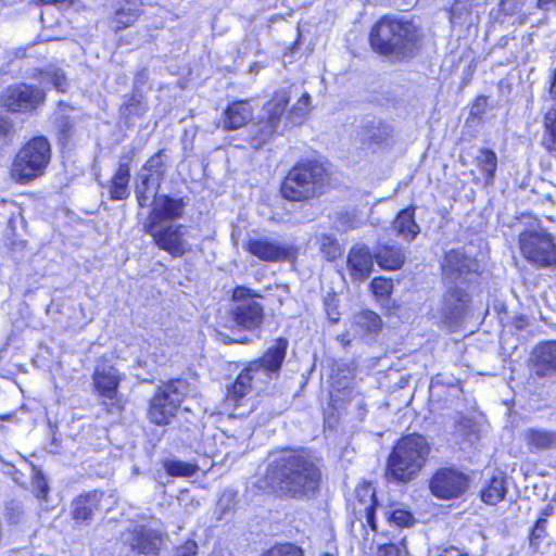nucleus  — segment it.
Returning <instances> with one entry per match:
<instances>
[{
	"mask_svg": "<svg viewBox=\"0 0 556 556\" xmlns=\"http://www.w3.org/2000/svg\"><path fill=\"white\" fill-rule=\"evenodd\" d=\"M33 480H31V489L35 495L40 500H46L49 493L48 482L41 472V470L37 469L35 466L33 467Z\"/></svg>",
	"mask_w": 556,
	"mask_h": 556,
	"instance_id": "43",
	"label": "nucleus"
},
{
	"mask_svg": "<svg viewBox=\"0 0 556 556\" xmlns=\"http://www.w3.org/2000/svg\"><path fill=\"white\" fill-rule=\"evenodd\" d=\"M161 182L152 178L150 173L139 172L135 184V195L140 207H146L150 197L159 194Z\"/></svg>",
	"mask_w": 556,
	"mask_h": 556,
	"instance_id": "29",
	"label": "nucleus"
},
{
	"mask_svg": "<svg viewBox=\"0 0 556 556\" xmlns=\"http://www.w3.org/2000/svg\"><path fill=\"white\" fill-rule=\"evenodd\" d=\"M486 110V97L481 96L479 97L470 109V116L472 118H482V115L484 114Z\"/></svg>",
	"mask_w": 556,
	"mask_h": 556,
	"instance_id": "52",
	"label": "nucleus"
},
{
	"mask_svg": "<svg viewBox=\"0 0 556 556\" xmlns=\"http://www.w3.org/2000/svg\"><path fill=\"white\" fill-rule=\"evenodd\" d=\"M188 392L189 384L181 379H174L159 387L149 403L150 421L157 426L169 425Z\"/></svg>",
	"mask_w": 556,
	"mask_h": 556,
	"instance_id": "8",
	"label": "nucleus"
},
{
	"mask_svg": "<svg viewBox=\"0 0 556 556\" xmlns=\"http://www.w3.org/2000/svg\"><path fill=\"white\" fill-rule=\"evenodd\" d=\"M43 81L51 84L58 91L65 92L68 87V81L65 73L58 67H48L42 75Z\"/></svg>",
	"mask_w": 556,
	"mask_h": 556,
	"instance_id": "38",
	"label": "nucleus"
},
{
	"mask_svg": "<svg viewBox=\"0 0 556 556\" xmlns=\"http://www.w3.org/2000/svg\"><path fill=\"white\" fill-rule=\"evenodd\" d=\"M374 253L365 244L354 245L348 255V269L353 280L364 281L374 269Z\"/></svg>",
	"mask_w": 556,
	"mask_h": 556,
	"instance_id": "20",
	"label": "nucleus"
},
{
	"mask_svg": "<svg viewBox=\"0 0 556 556\" xmlns=\"http://www.w3.org/2000/svg\"><path fill=\"white\" fill-rule=\"evenodd\" d=\"M144 230L153 238L161 250L166 251L174 257H181L192 251L191 244L187 240L189 229L186 225L170 224L163 227L161 225H144Z\"/></svg>",
	"mask_w": 556,
	"mask_h": 556,
	"instance_id": "12",
	"label": "nucleus"
},
{
	"mask_svg": "<svg viewBox=\"0 0 556 556\" xmlns=\"http://www.w3.org/2000/svg\"><path fill=\"white\" fill-rule=\"evenodd\" d=\"M316 239L319 244V251L327 261L333 262L342 255L341 244L333 235L321 233Z\"/></svg>",
	"mask_w": 556,
	"mask_h": 556,
	"instance_id": "35",
	"label": "nucleus"
},
{
	"mask_svg": "<svg viewBox=\"0 0 556 556\" xmlns=\"http://www.w3.org/2000/svg\"><path fill=\"white\" fill-rule=\"evenodd\" d=\"M469 0H455L451 8V16L456 17L462 15L464 11H468L470 4H468Z\"/></svg>",
	"mask_w": 556,
	"mask_h": 556,
	"instance_id": "53",
	"label": "nucleus"
},
{
	"mask_svg": "<svg viewBox=\"0 0 556 556\" xmlns=\"http://www.w3.org/2000/svg\"><path fill=\"white\" fill-rule=\"evenodd\" d=\"M372 253L376 263L387 270L400 269L406 260L405 251L397 244H378Z\"/></svg>",
	"mask_w": 556,
	"mask_h": 556,
	"instance_id": "25",
	"label": "nucleus"
},
{
	"mask_svg": "<svg viewBox=\"0 0 556 556\" xmlns=\"http://www.w3.org/2000/svg\"><path fill=\"white\" fill-rule=\"evenodd\" d=\"M527 0H501L498 11L504 16H515L523 12Z\"/></svg>",
	"mask_w": 556,
	"mask_h": 556,
	"instance_id": "46",
	"label": "nucleus"
},
{
	"mask_svg": "<svg viewBox=\"0 0 556 556\" xmlns=\"http://www.w3.org/2000/svg\"><path fill=\"white\" fill-rule=\"evenodd\" d=\"M469 302L468 293L457 286L451 287L444 296L442 314L444 321L455 328L467 313Z\"/></svg>",
	"mask_w": 556,
	"mask_h": 556,
	"instance_id": "19",
	"label": "nucleus"
},
{
	"mask_svg": "<svg viewBox=\"0 0 556 556\" xmlns=\"http://www.w3.org/2000/svg\"><path fill=\"white\" fill-rule=\"evenodd\" d=\"M168 159L166 149L159 150L144 163L140 172L150 173L152 178H157V181L162 184L167 170Z\"/></svg>",
	"mask_w": 556,
	"mask_h": 556,
	"instance_id": "32",
	"label": "nucleus"
},
{
	"mask_svg": "<svg viewBox=\"0 0 556 556\" xmlns=\"http://www.w3.org/2000/svg\"><path fill=\"white\" fill-rule=\"evenodd\" d=\"M325 168L316 161L294 165L281 185V194L290 201H306L323 192Z\"/></svg>",
	"mask_w": 556,
	"mask_h": 556,
	"instance_id": "5",
	"label": "nucleus"
},
{
	"mask_svg": "<svg viewBox=\"0 0 556 556\" xmlns=\"http://www.w3.org/2000/svg\"><path fill=\"white\" fill-rule=\"evenodd\" d=\"M469 486V478L454 468L438 469L429 481L433 496L444 501L460 497Z\"/></svg>",
	"mask_w": 556,
	"mask_h": 556,
	"instance_id": "13",
	"label": "nucleus"
},
{
	"mask_svg": "<svg viewBox=\"0 0 556 556\" xmlns=\"http://www.w3.org/2000/svg\"><path fill=\"white\" fill-rule=\"evenodd\" d=\"M237 505V493L232 490H226L218 498L215 514L217 519L222 520L230 514Z\"/></svg>",
	"mask_w": 556,
	"mask_h": 556,
	"instance_id": "36",
	"label": "nucleus"
},
{
	"mask_svg": "<svg viewBox=\"0 0 556 556\" xmlns=\"http://www.w3.org/2000/svg\"><path fill=\"white\" fill-rule=\"evenodd\" d=\"M163 468L168 476L180 478L193 477L199 471L197 464L175 458L164 460Z\"/></svg>",
	"mask_w": 556,
	"mask_h": 556,
	"instance_id": "34",
	"label": "nucleus"
},
{
	"mask_svg": "<svg viewBox=\"0 0 556 556\" xmlns=\"http://www.w3.org/2000/svg\"><path fill=\"white\" fill-rule=\"evenodd\" d=\"M245 249L265 262L283 261L292 254L291 245L282 244L278 240L265 236L249 239Z\"/></svg>",
	"mask_w": 556,
	"mask_h": 556,
	"instance_id": "17",
	"label": "nucleus"
},
{
	"mask_svg": "<svg viewBox=\"0 0 556 556\" xmlns=\"http://www.w3.org/2000/svg\"><path fill=\"white\" fill-rule=\"evenodd\" d=\"M479 270L477 260L467 256L460 250H451L445 253L442 264L443 279L450 285L471 282V277Z\"/></svg>",
	"mask_w": 556,
	"mask_h": 556,
	"instance_id": "14",
	"label": "nucleus"
},
{
	"mask_svg": "<svg viewBox=\"0 0 556 556\" xmlns=\"http://www.w3.org/2000/svg\"><path fill=\"white\" fill-rule=\"evenodd\" d=\"M480 497H481V501H482L483 503H486V497H488L486 489H482V490L480 491Z\"/></svg>",
	"mask_w": 556,
	"mask_h": 556,
	"instance_id": "62",
	"label": "nucleus"
},
{
	"mask_svg": "<svg viewBox=\"0 0 556 556\" xmlns=\"http://www.w3.org/2000/svg\"><path fill=\"white\" fill-rule=\"evenodd\" d=\"M522 440L529 453L556 450V431L543 428H529L523 431Z\"/></svg>",
	"mask_w": 556,
	"mask_h": 556,
	"instance_id": "24",
	"label": "nucleus"
},
{
	"mask_svg": "<svg viewBox=\"0 0 556 556\" xmlns=\"http://www.w3.org/2000/svg\"><path fill=\"white\" fill-rule=\"evenodd\" d=\"M139 77H140V79L147 78V76H146V72H143V71H142V72L139 74Z\"/></svg>",
	"mask_w": 556,
	"mask_h": 556,
	"instance_id": "63",
	"label": "nucleus"
},
{
	"mask_svg": "<svg viewBox=\"0 0 556 556\" xmlns=\"http://www.w3.org/2000/svg\"><path fill=\"white\" fill-rule=\"evenodd\" d=\"M126 542L132 551L143 556H156L162 547L163 539L154 530L137 527L128 534Z\"/></svg>",
	"mask_w": 556,
	"mask_h": 556,
	"instance_id": "21",
	"label": "nucleus"
},
{
	"mask_svg": "<svg viewBox=\"0 0 556 556\" xmlns=\"http://www.w3.org/2000/svg\"><path fill=\"white\" fill-rule=\"evenodd\" d=\"M130 179V169H126L125 165L122 168H117L114 176L111 179L110 186V199L114 201L125 200L130 195L128 187Z\"/></svg>",
	"mask_w": 556,
	"mask_h": 556,
	"instance_id": "31",
	"label": "nucleus"
},
{
	"mask_svg": "<svg viewBox=\"0 0 556 556\" xmlns=\"http://www.w3.org/2000/svg\"><path fill=\"white\" fill-rule=\"evenodd\" d=\"M263 556H304V553L299 546L285 543L273 546Z\"/></svg>",
	"mask_w": 556,
	"mask_h": 556,
	"instance_id": "45",
	"label": "nucleus"
},
{
	"mask_svg": "<svg viewBox=\"0 0 556 556\" xmlns=\"http://www.w3.org/2000/svg\"><path fill=\"white\" fill-rule=\"evenodd\" d=\"M320 481L321 472L313 457L289 450L273 457L258 480V488L268 493L301 498L314 496Z\"/></svg>",
	"mask_w": 556,
	"mask_h": 556,
	"instance_id": "1",
	"label": "nucleus"
},
{
	"mask_svg": "<svg viewBox=\"0 0 556 556\" xmlns=\"http://www.w3.org/2000/svg\"><path fill=\"white\" fill-rule=\"evenodd\" d=\"M444 553L447 556H458L459 555V551L457 548L453 547V546H451L450 548H445Z\"/></svg>",
	"mask_w": 556,
	"mask_h": 556,
	"instance_id": "61",
	"label": "nucleus"
},
{
	"mask_svg": "<svg viewBox=\"0 0 556 556\" xmlns=\"http://www.w3.org/2000/svg\"><path fill=\"white\" fill-rule=\"evenodd\" d=\"M288 345V340L278 338L262 357L249 363V370H254L257 375L265 374L270 378L271 374H277L280 370Z\"/></svg>",
	"mask_w": 556,
	"mask_h": 556,
	"instance_id": "18",
	"label": "nucleus"
},
{
	"mask_svg": "<svg viewBox=\"0 0 556 556\" xmlns=\"http://www.w3.org/2000/svg\"><path fill=\"white\" fill-rule=\"evenodd\" d=\"M548 84V93L552 100L556 101V68L551 74Z\"/></svg>",
	"mask_w": 556,
	"mask_h": 556,
	"instance_id": "56",
	"label": "nucleus"
},
{
	"mask_svg": "<svg viewBox=\"0 0 556 556\" xmlns=\"http://www.w3.org/2000/svg\"><path fill=\"white\" fill-rule=\"evenodd\" d=\"M188 201L165 193L155 194L152 210L146 225L160 226L163 222L175 220L182 217Z\"/></svg>",
	"mask_w": 556,
	"mask_h": 556,
	"instance_id": "15",
	"label": "nucleus"
},
{
	"mask_svg": "<svg viewBox=\"0 0 556 556\" xmlns=\"http://www.w3.org/2000/svg\"><path fill=\"white\" fill-rule=\"evenodd\" d=\"M290 94L286 89L278 90L264 105L257 122L249 127V143L258 149L276 134H282L289 126L301 125L311 111V96L304 93L285 115Z\"/></svg>",
	"mask_w": 556,
	"mask_h": 556,
	"instance_id": "3",
	"label": "nucleus"
},
{
	"mask_svg": "<svg viewBox=\"0 0 556 556\" xmlns=\"http://www.w3.org/2000/svg\"><path fill=\"white\" fill-rule=\"evenodd\" d=\"M13 131V123L9 117L0 116V138L8 137Z\"/></svg>",
	"mask_w": 556,
	"mask_h": 556,
	"instance_id": "54",
	"label": "nucleus"
},
{
	"mask_svg": "<svg viewBox=\"0 0 556 556\" xmlns=\"http://www.w3.org/2000/svg\"><path fill=\"white\" fill-rule=\"evenodd\" d=\"M219 337H220V340L225 343V344H231V343H248L250 340L247 336H241L239 338H230L229 336L227 334H224V333H219Z\"/></svg>",
	"mask_w": 556,
	"mask_h": 556,
	"instance_id": "55",
	"label": "nucleus"
},
{
	"mask_svg": "<svg viewBox=\"0 0 556 556\" xmlns=\"http://www.w3.org/2000/svg\"><path fill=\"white\" fill-rule=\"evenodd\" d=\"M392 227L404 241L413 242L420 233V226L415 220V207L409 206L399 212Z\"/></svg>",
	"mask_w": 556,
	"mask_h": 556,
	"instance_id": "26",
	"label": "nucleus"
},
{
	"mask_svg": "<svg viewBox=\"0 0 556 556\" xmlns=\"http://www.w3.org/2000/svg\"><path fill=\"white\" fill-rule=\"evenodd\" d=\"M257 376L254 370H249V365L240 372L231 388L228 390V399L238 402L251 391V383Z\"/></svg>",
	"mask_w": 556,
	"mask_h": 556,
	"instance_id": "33",
	"label": "nucleus"
},
{
	"mask_svg": "<svg viewBox=\"0 0 556 556\" xmlns=\"http://www.w3.org/2000/svg\"><path fill=\"white\" fill-rule=\"evenodd\" d=\"M437 556H447V555L444 553V554H439V555H437Z\"/></svg>",
	"mask_w": 556,
	"mask_h": 556,
	"instance_id": "64",
	"label": "nucleus"
},
{
	"mask_svg": "<svg viewBox=\"0 0 556 556\" xmlns=\"http://www.w3.org/2000/svg\"><path fill=\"white\" fill-rule=\"evenodd\" d=\"M392 281L382 277H376L370 282L372 293L380 298H387L392 291Z\"/></svg>",
	"mask_w": 556,
	"mask_h": 556,
	"instance_id": "47",
	"label": "nucleus"
},
{
	"mask_svg": "<svg viewBox=\"0 0 556 556\" xmlns=\"http://www.w3.org/2000/svg\"><path fill=\"white\" fill-rule=\"evenodd\" d=\"M256 293L245 287L233 290V306L230 311L231 320L243 330H255L264 320V307L256 301Z\"/></svg>",
	"mask_w": 556,
	"mask_h": 556,
	"instance_id": "10",
	"label": "nucleus"
},
{
	"mask_svg": "<svg viewBox=\"0 0 556 556\" xmlns=\"http://www.w3.org/2000/svg\"><path fill=\"white\" fill-rule=\"evenodd\" d=\"M378 507L376 492L371 485H364L356 490L354 511L361 520L363 518L366 519L367 525L372 531H377L376 509Z\"/></svg>",
	"mask_w": 556,
	"mask_h": 556,
	"instance_id": "22",
	"label": "nucleus"
},
{
	"mask_svg": "<svg viewBox=\"0 0 556 556\" xmlns=\"http://www.w3.org/2000/svg\"><path fill=\"white\" fill-rule=\"evenodd\" d=\"M507 489L504 477H495L489 479V505H495L505 498Z\"/></svg>",
	"mask_w": 556,
	"mask_h": 556,
	"instance_id": "40",
	"label": "nucleus"
},
{
	"mask_svg": "<svg viewBox=\"0 0 556 556\" xmlns=\"http://www.w3.org/2000/svg\"><path fill=\"white\" fill-rule=\"evenodd\" d=\"M339 223L344 227L345 230L358 228L362 223L357 219V217L349 212L339 214Z\"/></svg>",
	"mask_w": 556,
	"mask_h": 556,
	"instance_id": "50",
	"label": "nucleus"
},
{
	"mask_svg": "<svg viewBox=\"0 0 556 556\" xmlns=\"http://www.w3.org/2000/svg\"><path fill=\"white\" fill-rule=\"evenodd\" d=\"M5 513L11 523H18L23 519L24 507L22 503L17 501H11L5 505Z\"/></svg>",
	"mask_w": 556,
	"mask_h": 556,
	"instance_id": "48",
	"label": "nucleus"
},
{
	"mask_svg": "<svg viewBox=\"0 0 556 556\" xmlns=\"http://www.w3.org/2000/svg\"><path fill=\"white\" fill-rule=\"evenodd\" d=\"M547 520L543 517H540L534 522L533 527L531 528L528 541L529 545L533 551H539L541 547L542 541L547 536V530H546Z\"/></svg>",
	"mask_w": 556,
	"mask_h": 556,
	"instance_id": "39",
	"label": "nucleus"
},
{
	"mask_svg": "<svg viewBox=\"0 0 556 556\" xmlns=\"http://www.w3.org/2000/svg\"><path fill=\"white\" fill-rule=\"evenodd\" d=\"M356 324L368 331H377L381 326V318L372 311H363L355 317Z\"/></svg>",
	"mask_w": 556,
	"mask_h": 556,
	"instance_id": "41",
	"label": "nucleus"
},
{
	"mask_svg": "<svg viewBox=\"0 0 556 556\" xmlns=\"http://www.w3.org/2000/svg\"><path fill=\"white\" fill-rule=\"evenodd\" d=\"M383 513H384V517L387 518V520L390 523H393L399 527H408V526L413 525V522H414L413 515L409 511L404 510V509H394V510L383 509Z\"/></svg>",
	"mask_w": 556,
	"mask_h": 556,
	"instance_id": "42",
	"label": "nucleus"
},
{
	"mask_svg": "<svg viewBox=\"0 0 556 556\" xmlns=\"http://www.w3.org/2000/svg\"><path fill=\"white\" fill-rule=\"evenodd\" d=\"M123 379L122 372L109 363L97 365L92 375V382L103 409L110 415H119L123 406L118 397V387Z\"/></svg>",
	"mask_w": 556,
	"mask_h": 556,
	"instance_id": "9",
	"label": "nucleus"
},
{
	"mask_svg": "<svg viewBox=\"0 0 556 556\" xmlns=\"http://www.w3.org/2000/svg\"><path fill=\"white\" fill-rule=\"evenodd\" d=\"M42 3L46 4H55L60 8H64L71 4V0H40Z\"/></svg>",
	"mask_w": 556,
	"mask_h": 556,
	"instance_id": "60",
	"label": "nucleus"
},
{
	"mask_svg": "<svg viewBox=\"0 0 556 556\" xmlns=\"http://www.w3.org/2000/svg\"><path fill=\"white\" fill-rule=\"evenodd\" d=\"M51 159V148L45 137L29 140L16 154L12 177L18 182H28L41 176Z\"/></svg>",
	"mask_w": 556,
	"mask_h": 556,
	"instance_id": "7",
	"label": "nucleus"
},
{
	"mask_svg": "<svg viewBox=\"0 0 556 556\" xmlns=\"http://www.w3.org/2000/svg\"><path fill=\"white\" fill-rule=\"evenodd\" d=\"M554 4H556V0H536V8L543 11L548 10Z\"/></svg>",
	"mask_w": 556,
	"mask_h": 556,
	"instance_id": "59",
	"label": "nucleus"
},
{
	"mask_svg": "<svg viewBox=\"0 0 556 556\" xmlns=\"http://www.w3.org/2000/svg\"><path fill=\"white\" fill-rule=\"evenodd\" d=\"M252 113L249 101L241 100L229 104L224 113V128L231 130L242 127L252 118Z\"/></svg>",
	"mask_w": 556,
	"mask_h": 556,
	"instance_id": "27",
	"label": "nucleus"
},
{
	"mask_svg": "<svg viewBox=\"0 0 556 556\" xmlns=\"http://www.w3.org/2000/svg\"><path fill=\"white\" fill-rule=\"evenodd\" d=\"M46 101L43 89L17 84L5 88L0 96V104L11 113H31Z\"/></svg>",
	"mask_w": 556,
	"mask_h": 556,
	"instance_id": "11",
	"label": "nucleus"
},
{
	"mask_svg": "<svg viewBox=\"0 0 556 556\" xmlns=\"http://www.w3.org/2000/svg\"><path fill=\"white\" fill-rule=\"evenodd\" d=\"M197 549V543L192 540H188L182 545L176 547L174 556H195Z\"/></svg>",
	"mask_w": 556,
	"mask_h": 556,
	"instance_id": "51",
	"label": "nucleus"
},
{
	"mask_svg": "<svg viewBox=\"0 0 556 556\" xmlns=\"http://www.w3.org/2000/svg\"><path fill=\"white\" fill-rule=\"evenodd\" d=\"M72 112L73 108L67 105L65 102L60 101L58 103V109L53 114V123L62 141H67L74 134L75 119L71 115Z\"/></svg>",
	"mask_w": 556,
	"mask_h": 556,
	"instance_id": "30",
	"label": "nucleus"
},
{
	"mask_svg": "<svg viewBox=\"0 0 556 556\" xmlns=\"http://www.w3.org/2000/svg\"><path fill=\"white\" fill-rule=\"evenodd\" d=\"M420 27L404 16L384 15L371 27L369 43L371 49L392 62L415 58L421 49Z\"/></svg>",
	"mask_w": 556,
	"mask_h": 556,
	"instance_id": "2",
	"label": "nucleus"
},
{
	"mask_svg": "<svg viewBox=\"0 0 556 556\" xmlns=\"http://www.w3.org/2000/svg\"><path fill=\"white\" fill-rule=\"evenodd\" d=\"M104 494L99 491H92L77 496L73 503L72 517L77 523L89 522L93 514L99 510L100 503Z\"/></svg>",
	"mask_w": 556,
	"mask_h": 556,
	"instance_id": "23",
	"label": "nucleus"
},
{
	"mask_svg": "<svg viewBox=\"0 0 556 556\" xmlns=\"http://www.w3.org/2000/svg\"><path fill=\"white\" fill-rule=\"evenodd\" d=\"M532 375L538 378L556 376V340L539 342L532 351L530 358Z\"/></svg>",
	"mask_w": 556,
	"mask_h": 556,
	"instance_id": "16",
	"label": "nucleus"
},
{
	"mask_svg": "<svg viewBox=\"0 0 556 556\" xmlns=\"http://www.w3.org/2000/svg\"><path fill=\"white\" fill-rule=\"evenodd\" d=\"M430 452L426 438L410 434L399 440L389 456L386 477L389 481L407 482L420 471Z\"/></svg>",
	"mask_w": 556,
	"mask_h": 556,
	"instance_id": "4",
	"label": "nucleus"
},
{
	"mask_svg": "<svg viewBox=\"0 0 556 556\" xmlns=\"http://www.w3.org/2000/svg\"><path fill=\"white\" fill-rule=\"evenodd\" d=\"M147 111V105L142 101V96L134 93L121 108L122 114L126 118L141 117Z\"/></svg>",
	"mask_w": 556,
	"mask_h": 556,
	"instance_id": "37",
	"label": "nucleus"
},
{
	"mask_svg": "<svg viewBox=\"0 0 556 556\" xmlns=\"http://www.w3.org/2000/svg\"><path fill=\"white\" fill-rule=\"evenodd\" d=\"M457 431L468 441L477 439L478 426L473 419L465 416H460L456 420Z\"/></svg>",
	"mask_w": 556,
	"mask_h": 556,
	"instance_id": "44",
	"label": "nucleus"
},
{
	"mask_svg": "<svg viewBox=\"0 0 556 556\" xmlns=\"http://www.w3.org/2000/svg\"><path fill=\"white\" fill-rule=\"evenodd\" d=\"M522 258L536 269H556V238L545 229H525L518 235Z\"/></svg>",
	"mask_w": 556,
	"mask_h": 556,
	"instance_id": "6",
	"label": "nucleus"
},
{
	"mask_svg": "<svg viewBox=\"0 0 556 556\" xmlns=\"http://www.w3.org/2000/svg\"><path fill=\"white\" fill-rule=\"evenodd\" d=\"M496 168V154L489 150V179L493 177L494 170Z\"/></svg>",
	"mask_w": 556,
	"mask_h": 556,
	"instance_id": "58",
	"label": "nucleus"
},
{
	"mask_svg": "<svg viewBox=\"0 0 556 556\" xmlns=\"http://www.w3.org/2000/svg\"><path fill=\"white\" fill-rule=\"evenodd\" d=\"M132 155H134L132 151H128L127 153H124L123 155H121L117 168H122V165H125L126 169H130L129 165L132 160Z\"/></svg>",
	"mask_w": 556,
	"mask_h": 556,
	"instance_id": "57",
	"label": "nucleus"
},
{
	"mask_svg": "<svg viewBox=\"0 0 556 556\" xmlns=\"http://www.w3.org/2000/svg\"><path fill=\"white\" fill-rule=\"evenodd\" d=\"M141 0H121L113 18L114 27L123 29L134 24L141 14Z\"/></svg>",
	"mask_w": 556,
	"mask_h": 556,
	"instance_id": "28",
	"label": "nucleus"
},
{
	"mask_svg": "<svg viewBox=\"0 0 556 556\" xmlns=\"http://www.w3.org/2000/svg\"><path fill=\"white\" fill-rule=\"evenodd\" d=\"M545 128L548 134V146L547 150L556 152V114L545 115Z\"/></svg>",
	"mask_w": 556,
	"mask_h": 556,
	"instance_id": "49",
	"label": "nucleus"
}]
</instances>
